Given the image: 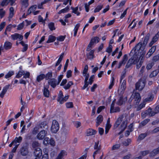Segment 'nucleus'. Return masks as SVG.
<instances>
[{
	"label": "nucleus",
	"instance_id": "nucleus-1",
	"mask_svg": "<svg viewBox=\"0 0 159 159\" xmlns=\"http://www.w3.org/2000/svg\"><path fill=\"white\" fill-rule=\"evenodd\" d=\"M144 48L143 46H142V43H139L132 49L129 54L130 56L136 55V58H138V56L139 53L141 55H144L146 53V51L144 50Z\"/></svg>",
	"mask_w": 159,
	"mask_h": 159
},
{
	"label": "nucleus",
	"instance_id": "nucleus-2",
	"mask_svg": "<svg viewBox=\"0 0 159 159\" xmlns=\"http://www.w3.org/2000/svg\"><path fill=\"white\" fill-rule=\"evenodd\" d=\"M68 129L67 128L63 127L61 129V130L60 134V139L61 142H64L68 134Z\"/></svg>",
	"mask_w": 159,
	"mask_h": 159
},
{
	"label": "nucleus",
	"instance_id": "nucleus-3",
	"mask_svg": "<svg viewBox=\"0 0 159 159\" xmlns=\"http://www.w3.org/2000/svg\"><path fill=\"white\" fill-rule=\"evenodd\" d=\"M131 58L129 59L126 65L125 66V69L129 68L133 64H136L139 61V59L136 58V55H134V56H131Z\"/></svg>",
	"mask_w": 159,
	"mask_h": 159
},
{
	"label": "nucleus",
	"instance_id": "nucleus-4",
	"mask_svg": "<svg viewBox=\"0 0 159 159\" xmlns=\"http://www.w3.org/2000/svg\"><path fill=\"white\" fill-rule=\"evenodd\" d=\"M145 85V80L141 79L135 84V89L141 91L144 87Z\"/></svg>",
	"mask_w": 159,
	"mask_h": 159
},
{
	"label": "nucleus",
	"instance_id": "nucleus-5",
	"mask_svg": "<svg viewBox=\"0 0 159 159\" xmlns=\"http://www.w3.org/2000/svg\"><path fill=\"white\" fill-rule=\"evenodd\" d=\"M59 125L57 121L54 120L52 121L51 127V130L53 133H56L59 130Z\"/></svg>",
	"mask_w": 159,
	"mask_h": 159
},
{
	"label": "nucleus",
	"instance_id": "nucleus-6",
	"mask_svg": "<svg viewBox=\"0 0 159 159\" xmlns=\"http://www.w3.org/2000/svg\"><path fill=\"white\" fill-rule=\"evenodd\" d=\"M48 131V130L43 129L38 134L37 136V138L39 140L43 139L47 135Z\"/></svg>",
	"mask_w": 159,
	"mask_h": 159
},
{
	"label": "nucleus",
	"instance_id": "nucleus-7",
	"mask_svg": "<svg viewBox=\"0 0 159 159\" xmlns=\"http://www.w3.org/2000/svg\"><path fill=\"white\" fill-rule=\"evenodd\" d=\"M48 84L53 88H55L57 85L59 84L57 80L54 78H52L49 80Z\"/></svg>",
	"mask_w": 159,
	"mask_h": 159
},
{
	"label": "nucleus",
	"instance_id": "nucleus-8",
	"mask_svg": "<svg viewBox=\"0 0 159 159\" xmlns=\"http://www.w3.org/2000/svg\"><path fill=\"white\" fill-rule=\"evenodd\" d=\"M40 129H43L45 130H48V126L47 122L44 121L38 124Z\"/></svg>",
	"mask_w": 159,
	"mask_h": 159
},
{
	"label": "nucleus",
	"instance_id": "nucleus-9",
	"mask_svg": "<svg viewBox=\"0 0 159 159\" xmlns=\"http://www.w3.org/2000/svg\"><path fill=\"white\" fill-rule=\"evenodd\" d=\"M20 154L23 156H25L28 153V151L26 146H23L21 148L20 150Z\"/></svg>",
	"mask_w": 159,
	"mask_h": 159
},
{
	"label": "nucleus",
	"instance_id": "nucleus-10",
	"mask_svg": "<svg viewBox=\"0 0 159 159\" xmlns=\"http://www.w3.org/2000/svg\"><path fill=\"white\" fill-rule=\"evenodd\" d=\"M156 46H154L151 47L149 49L148 52L146 54V57L149 58L155 52L156 50Z\"/></svg>",
	"mask_w": 159,
	"mask_h": 159
},
{
	"label": "nucleus",
	"instance_id": "nucleus-11",
	"mask_svg": "<svg viewBox=\"0 0 159 159\" xmlns=\"http://www.w3.org/2000/svg\"><path fill=\"white\" fill-rule=\"evenodd\" d=\"M22 138L20 136L18 138L16 137L15 138L14 140L12 141L13 143V145L16 146L17 145V147H18L19 145V143L21 142L22 140Z\"/></svg>",
	"mask_w": 159,
	"mask_h": 159
},
{
	"label": "nucleus",
	"instance_id": "nucleus-12",
	"mask_svg": "<svg viewBox=\"0 0 159 159\" xmlns=\"http://www.w3.org/2000/svg\"><path fill=\"white\" fill-rule=\"evenodd\" d=\"M34 154L35 157L39 158L42 155V151L41 149L39 148H36L34 149Z\"/></svg>",
	"mask_w": 159,
	"mask_h": 159
},
{
	"label": "nucleus",
	"instance_id": "nucleus-13",
	"mask_svg": "<svg viewBox=\"0 0 159 159\" xmlns=\"http://www.w3.org/2000/svg\"><path fill=\"white\" fill-rule=\"evenodd\" d=\"M12 39L13 40H16L18 39L20 41L22 40L23 39V36L17 33H15L11 35Z\"/></svg>",
	"mask_w": 159,
	"mask_h": 159
},
{
	"label": "nucleus",
	"instance_id": "nucleus-14",
	"mask_svg": "<svg viewBox=\"0 0 159 159\" xmlns=\"http://www.w3.org/2000/svg\"><path fill=\"white\" fill-rule=\"evenodd\" d=\"M128 59V57L127 55V54H125L123 57L122 60L119 63L118 68H120L122 64H125Z\"/></svg>",
	"mask_w": 159,
	"mask_h": 159
},
{
	"label": "nucleus",
	"instance_id": "nucleus-15",
	"mask_svg": "<svg viewBox=\"0 0 159 159\" xmlns=\"http://www.w3.org/2000/svg\"><path fill=\"white\" fill-rule=\"evenodd\" d=\"M10 86V84H8L5 86L3 89L2 91L0 94V97L3 98L4 95L6 93L7 90L9 89Z\"/></svg>",
	"mask_w": 159,
	"mask_h": 159
},
{
	"label": "nucleus",
	"instance_id": "nucleus-16",
	"mask_svg": "<svg viewBox=\"0 0 159 159\" xmlns=\"http://www.w3.org/2000/svg\"><path fill=\"white\" fill-rule=\"evenodd\" d=\"M15 1L16 0H3L1 4L2 6H4L10 2L11 5L12 6Z\"/></svg>",
	"mask_w": 159,
	"mask_h": 159
},
{
	"label": "nucleus",
	"instance_id": "nucleus-17",
	"mask_svg": "<svg viewBox=\"0 0 159 159\" xmlns=\"http://www.w3.org/2000/svg\"><path fill=\"white\" fill-rule=\"evenodd\" d=\"M159 153V147L153 149L149 153V156L150 157H154Z\"/></svg>",
	"mask_w": 159,
	"mask_h": 159
},
{
	"label": "nucleus",
	"instance_id": "nucleus-18",
	"mask_svg": "<svg viewBox=\"0 0 159 159\" xmlns=\"http://www.w3.org/2000/svg\"><path fill=\"white\" fill-rule=\"evenodd\" d=\"M12 43L10 42L6 41L4 44L3 47L6 50H8L11 48Z\"/></svg>",
	"mask_w": 159,
	"mask_h": 159
},
{
	"label": "nucleus",
	"instance_id": "nucleus-19",
	"mask_svg": "<svg viewBox=\"0 0 159 159\" xmlns=\"http://www.w3.org/2000/svg\"><path fill=\"white\" fill-rule=\"evenodd\" d=\"M146 114H147L148 115L150 116H154L156 113H155L154 110H152V109L149 107L146 111Z\"/></svg>",
	"mask_w": 159,
	"mask_h": 159
},
{
	"label": "nucleus",
	"instance_id": "nucleus-20",
	"mask_svg": "<svg viewBox=\"0 0 159 159\" xmlns=\"http://www.w3.org/2000/svg\"><path fill=\"white\" fill-rule=\"evenodd\" d=\"M103 120L102 116L99 115L98 116L96 119V126L98 127L102 121Z\"/></svg>",
	"mask_w": 159,
	"mask_h": 159
},
{
	"label": "nucleus",
	"instance_id": "nucleus-21",
	"mask_svg": "<svg viewBox=\"0 0 159 159\" xmlns=\"http://www.w3.org/2000/svg\"><path fill=\"white\" fill-rule=\"evenodd\" d=\"M94 50H93L90 51L89 53L86 54L87 58L88 59H92L94 57Z\"/></svg>",
	"mask_w": 159,
	"mask_h": 159
},
{
	"label": "nucleus",
	"instance_id": "nucleus-22",
	"mask_svg": "<svg viewBox=\"0 0 159 159\" xmlns=\"http://www.w3.org/2000/svg\"><path fill=\"white\" fill-rule=\"evenodd\" d=\"M127 100V98L125 97L124 99L122 96H120L118 102H117L118 104L119 105H122Z\"/></svg>",
	"mask_w": 159,
	"mask_h": 159
},
{
	"label": "nucleus",
	"instance_id": "nucleus-23",
	"mask_svg": "<svg viewBox=\"0 0 159 159\" xmlns=\"http://www.w3.org/2000/svg\"><path fill=\"white\" fill-rule=\"evenodd\" d=\"M141 97L139 93H135L134 96V100L136 103H139L141 100Z\"/></svg>",
	"mask_w": 159,
	"mask_h": 159
},
{
	"label": "nucleus",
	"instance_id": "nucleus-24",
	"mask_svg": "<svg viewBox=\"0 0 159 159\" xmlns=\"http://www.w3.org/2000/svg\"><path fill=\"white\" fill-rule=\"evenodd\" d=\"M95 130L92 129H89L87 130V136H91L94 135L96 133Z\"/></svg>",
	"mask_w": 159,
	"mask_h": 159
},
{
	"label": "nucleus",
	"instance_id": "nucleus-25",
	"mask_svg": "<svg viewBox=\"0 0 159 159\" xmlns=\"http://www.w3.org/2000/svg\"><path fill=\"white\" fill-rule=\"evenodd\" d=\"M150 36V34L149 33H148L145 36L143 43V44L144 45V47H145L147 44L149 39Z\"/></svg>",
	"mask_w": 159,
	"mask_h": 159
},
{
	"label": "nucleus",
	"instance_id": "nucleus-26",
	"mask_svg": "<svg viewBox=\"0 0 159 159\" xmlns=\"http://www.w3.org/2000/svg\"><path fill=\"white\" fill-rule=\"evenodd\" d=\"M66 155V152L65 151L62 150L59 154L57 158V159H62L63 157Z\"/></svg>",
	"mask_w": 159,
	"mask_h": 159
},
{
	"label": "nucleus",
	"instance_id": "nucleus-27",
	"mask_svg": "<svg viewBox=\"0 0 159 159\" xmlns=\"http://www.w3.org/2000/svg\"><path fill=\"white\" fill-rule=\"evenodd\" d=\"M68 95L66 96L64 98H63V97L61 98L60 100H59V99H58L57 101L58 102H59L60 104H61L64 102H66L68 99Z\"/></svg>",
	"mask_w": 159,
	"mask_h": 159
},
{
	"label": "nucleus",
	"instance_id": "nucleus-28",
	"mask_svg": "<svg viewBox=\"0 0 159 159\" xmlns=\"http://www.w3.org/2000/svg\"><path fill=\"white\" fill-rule=\"evenodd\" d=\"M159 72V70L157 69L153 71L150 74L149 77L150 78H152L157 75Z\"/></svg>",
	"mask_w": 159,
	"mask_h": 159
},
{
	"label": "nucleus",
	"instance_id": "nucleus-29",
	"mask_svg": "<svg viewBox=\"0 0 159 159\" xmlns=\"http://www.w3.org/2000/svg\"><path fill=\"white\" fill-rule=\"evenodd\" d=\"M10 13L8 17V19L9 21L11 20V19L13 16L14 15V8L13 7H11L9 9Z\"/></svg>",
	"mask_w": 159,
	"mask_h": 159
},
{
	"label": "nucleus",
	"instance_id": "nucleus-30",
	"mask_svg": "<svg viewBox=\"0 0 159 159\" xmlns=\"http://www.w3.org/2000/svg\"><path fill=\"white\" fill-rule=\"evenodd\" d=\"M43 95L46 97H48L49 95V92L48 88L45 87H44L43 89Z\"/></svg>",
	"mask_w": 159,
	"mask_h": 159
},
{
	"label": "nucleus",
	"instance_id": "nucleus-31",
	"mask_svg": "<svg viewBox=\"0 0 159 159\" xmlns=\"http://www.w3.org/2000/svg\"><path fill=\"white\" fill-rule=\"evenodd\" d=\"M120 111V109L119 107H114L110 110V113H112L114 112H119Z\"/></svg>",
	"mask_w": 159,
	"mask_h": 159
},
{
	"label": "nucleus",
	"instance_id": "nucleus-32",
	"mask_svg": "<svg viewBox=\"0 0 159 159\" xmlns=\"http://www.w3.org/2000/svg\"><path fill=\"white\" fill-rule=\"evenodd\" d=\"M45 77V75L44 74H42L38 76L37 77V81L39 82L41 80L43 79Z\"/></svg>",
	"mask_w": 159,
	"mask_h": 159
},
{
	"label": "nucleus",
	"instance_id": "nucleus-33",
	"mask_svg": "<svg viewBox=\"0 0 159 159\" xmlns=\"http://www.w3.org/2000/svg\"><path fill=\"white\" fill-rule=\"evenodd\" d=\"M99 39L97 37H95L91 39L90 42L92 43L93 45L95 43H97L99 42Z\"/></svg>",
	"mask_w": 159,
	"mask_h": 159
},
{
	"label": "nucleus",
	"instance_id": "nucleus-34",
	"mask_svg": "<svg viewBox=\"0 0 159 159\" xmlns=\"http://www.w3.org/2000/svg\"><path fill=\"white\" fill-rule=\"evenodd\" d=\"M127 122L126 121H123L121 125L120 129L124 130L127 127Z\"/></svg>",
	"mask_w": 159,
	"mask_h": 159
},
{
	"label": "nucleus",
	"instance_id": "nucleus-35",
	"mask_svg": "<svg viewBox=\"0 0 159 159\" xmlns=\"http://www.w3.org/2000/svg\"><path fill=\"white\" fill-rule=\"evenodd\" d=\"M56 39V37L55 36H52L51 35H50L49 36L48 39L47 41V43H49L51 42H54Z\"/></svg>",
	"mask_w": 159,
	"mask_h": 159
},
{
	"label": "nucleus",
	"instance_id": "nucleus-36",
	"mask_svg": "<svg viewBox=\"0 0 159 159\" xmlns=\"http://www.w3.org/2000/svg\"><path fill=\"white\" fill-rule=\"evenodd\" d=\"M52 71L48 72L46 75L45 78L46 80L50 79L52 77Z\"/></svg>",
	"mask_w": 159,
	"mask_h": 159
},
{
	"label": "nucleus",
	"instance_id": "nucleus-37",
	"mask_svg": "<svg viewBox=\"0 0 159 159\" xmlns=\"http://www.w3.org/2000/svg\"><path fill=\"white\" fill-rule=\"evenodd\" d=\"M40 128L39 127L38 124H37L34 128L32 131V133L33 134H36L39 131Z\"/></svg>",
	"mask_w": 159,
	"mask_h": 159
},
{
	"label": "nucleus",
	"instance_id": "nucleus-38",
	"mask_svg": "<svg viewBox=\"0 0 159 159\" xmlns=\"http://www.w3.org/2000/svg\"><path fill=\"white\" fill-rule=\"evenodd\" d=\"M150 120L149 119H146L142 121L139 125V126L141 127L145 125Z\"/></svg>",
	"mask_w": 159,
	"mask_h": 159
},
{
	"label": "nucleus",
	"instance_id": "nucleus-39",
	"mask_svg": "<svg viewBox=\"0 0 159 159\" xmlns=\"http://www.w3.org/2000/svg\"><path fill=\"white\" fill-rule=\"evenodd\" d=\"M126 83H125V80H124L122 82V84L121 85V87L120 89H119V90H121L122 92L123 91L124 92V90H125V88H126Z\"/></svg>",
	"mask_w": 159,
	"mask_h": 159
},
{
	"label": "nucleus",
	"instance_id": "nucleus-40",
	"mask_svg": "<svg viewBox=\"0 0 159 159\" xmlns=\"http://www.w3.org/2000/svg\"><path fill=\"white\" fill-rule=\"evenodd\" d=\"M80 26V24H77L75 25L74 29V36H75L76 35V34L78 31V30L79 29Z\"/></svg>",
	"mask_w": 159,
	"mask_h": 159
},
{
	"label": "nucleus",
	"instance_id": "nucleus-41",
	"mask_svg": "<svg viewBox=\"0 0 159 159\" xmlns=\"http://www.w3.org/2000/svg\"><path fill=\"white\" fill-rule=\"evenodd\" d=\"M48 26L49 29L52 31L55 29L54 26V24L53 23L51 22L48 24Z\"/></svg>",
	"mask_w": 159,
	"mask_h": 159
},
{
	"label": "nucleus",
	"instance_id": "nucleus-42",
	"mask_svg": "<svg viewBox=\"0 0 159 159\" xmlns=\"http://www.w3.org/2000/svg\"><path fill=\"white\" fill-rule=\"evenodd\" d=\"M73 83L72 81H70L64 87V88L66 89H68L70 86L73 85Z\"/></svg>",
	"mask_w": 159,
	"mask_h": 159
},
{
	"label": "nucleus",
	"instance_id": "nucleus-43",
	"mask_svg": "<svg viewBox=\"0 0 159 159\" xmlns=\"http://www.w3.org/2000/svg\"><path fill=\"white\" fill-rule=\"evenodd\" d=\"M123 115H122L120 116L117 119L116 122L119 125L122 121L123 120Z\"/></svg>",
	"mask_w": 159,
	"mask_h": 159
},
{
	"label": "nucleus",
	"instance_id": "nucleus-44",
	"mask_svg": "<svg viewBox=\"0 0 159 159\" xmlns=\"http://www.w3.org/2000/svg\"><path fill=\"white\" fill-rule=\"evenodd\" d=\"M131 142V140L130 139H128L125 141L123 143L124 145L125 146H128L130 143Z\"/></svg>",
	"mask_w": 159,
	"mask_h": 159
},
{
	"label": "nucleus",
	"instance_id": "nucleus-45",
	"mask_svg": "<svg viewBox=\"0 0 159 159\" xmlns=\"http://www.w3.org/2000/svg\"><path fill=\"white\" fill-rule=\"evenodd\" d=\"M159 38V31H158L153 37L152 40L156 42Z\"/></svg>",
	"mask_w": 159,
	"mask_h": 159
},
{
	"label": "nucleus",
	"instance_id": "nucleus-46",
	"mask_svg": "<svg viewBox=\"0 0 159 159\" xmlns=\"http://www.w3.org/2000/svg\"><path fill=\"white\" fill-rule=\"evenodd\" d=\"M69 9V7L67 6L65 8L60 10L59 11L58 13L59 14H61V13H65L67 12Z\"/></svg>",
	"mask_w": 159,
	"mask_h": 159
},
{
	"label": "nucleus",
	"instance_id": "nucleus-47",
	"mask_svg": "<svg viewBox=\"0 0 159 159\" xmlns=\"http://www.w3.org/2000/svg\"><path fill=\"white\" fill-rule=\"evenodd\" d=\"M126 73V71L125 69H124V70L123 71L120 77V82L121 83L122 80L124 78L125 76V74Z\"/></svg>",
	"mask_w": 159,
	"mask_h": 159
},
{
	"label": "nucleus",
	"instance_id": "nucleus-48",
	"mask_svg": "<svg viewBox=\"0 0 159 159\" xmlns=\"http://www.w3.org/2000/svg\"><path fill=\"white\" fill-rule=\"evenodd\" d=\"M103 5H100L98 6L95 9L94 11V12H98L101 10L102 8Z\"/></svg>",
	"mask_w": 159,
	"mask_h": 159
},
{
	"label": "nucleus",
	"instance_id": "nucleus-49",
	"mask_svg": "<svg viewBox=\"0 0 159 159\" xmlns=\"http://www.w3.org/2000/svg\"><path fill=\"white\" fill-rule=\"evenodd\" d=\"M99 141L98 143H95L94 146V148L95 150H100L101 149V147L100 146H98Z\"/></svg>",
	"mask_w": 159,
	"mask_h": 159
},
{
	"label": "nucleus",
	"instance_id": "nucleus-50",
	"mask_svg": "<svg viewBox=\"0 0 159 159\" xmlns=\"http://www.w3.org/2000/svg\"><path fill=\"white\" fill-rule=\"evenodd\" d=\"M14 74V72L13 71H9L7 74L5 76L6 78H8L11 77L12 75Z\"/></svg>",
	"mask_w": 159,
	"mask_h": 159
},
{
	"label": "nucleus",
	"instance_id": "nucleus-51",
	"mask_svg": "<svg viewBox=\"0 0 159 159\" xmlns=\"http://www.w3.org/2000/svg\"><path fill=\"white\" fill-rule=\"evenodd\" d=\"M120 144H116L113 145L111 148L112 150L118 149L120 147Z\"/></svg>",
	"mask_w": 159,
	"mask_h": 159
},
{
	"label": "nucleus",
	"instance_id": "nucleus-52",
	"mask_svg": "<svg viewBox=\"0 0 159 159\" xmlns=\"http://www.w3.org/2000/svg\"><path fill=\"white\" fill-rule=\"evenodd\" d=\"M24 26V22L19 24L17 26V30H22Z\"/></svg>",
	"mask_w": 159,
	"mask_h": 159
},
{
	"label": "nucleus",
	"instance_id": "nucleus-53",
	"mask_svg": "<svg viewBox=\"0 0 159 159\" xmlns=\"http://www.w3.org/2000/svg\"><path fill=\"white\" fill-rule=\"evenodd\" d=\"M111 124L106 125L105 130V133L106 134H107L108 133L111 127Z\"/></svg>",
	"mask_w": 159,
	"mask_h": 159
},
{
	"label": "nucleus",
	"instance_id": "nucleus-54",
	"mask_svg": "<svg viewBox=\"0 0 159 159\" xmlns=\"http://www.w3.org/2000/svg\"><path fill=\"white\" fill-rule=\"evenodd\" d=\"M154 63L153 62H152L148 63L146 66V68L148 70H150L154 65Z\"/></svg>",
	"mask_w": 159,
	"mask_h": 159
},
{
	"label": "nucleus",
	"instance_id": "nucleus-55",
	"mask_svg": "<svg viewBox=\"0 0 159 159\" xmlns=\"http://www.w3.org/2000/svg\"><path fill=\"white\" fill-rule=\"evenodd\" d=\"M66 107L67 108H72L73 105L72 102H68L66 103Z\"/></svg>",
	"mask_w": 159,
	"mask_h": 159
},
{
	"label": "nucleus",
	"instance_id": "nucleus-56",
	"mask_svg": "<svg viewBox=\"0 0 159 159\" xmlns=\"http://www.w3.org/2000/svg\"><path fill=\"white\" fill-rule=\"evenodd\" d=\"M146 136L147 134L145 133L141 134L139 135L138 138L140 140H142L144 139Z\"/></svg>",
	"mask_w": 159,
	"mask_h": 159
},
{
	"label": "nucleus",
	"instance_id": "nucleus-57",
	"mask_svg": "<svg viewBox=\"0 0 159 159\" xmlns=\"http://www.w3.org/2000/svg\"><path fill=\"white\" fill-rule=\"evenodd\" d=\"M112 46L111 45H110L109 47L107 48L106 52L108 53H111L112 51Z\"/></svg>",
	"mask_w": 159,
	"mask_h": 159
},
{
	"label": "nucleus",
	"instance_id": "nucleus-58",
	"mask_svg": "<svg viewBox=\"0 0 159 159\" xmlns=\"http://www.w3.org/2000/svg\"><path fill=\"white\" fill-rule=\"evenodd\" d=\"M149 153H150L149 150H145L144 151H141L140 152V154L143 156H145Z\"/></svg>",
	"mask_w": 159,
	"mask_h": 159
},
{
	"label": "nucleus",
	"instance_id": "nucleus-59",
	"mask_svg": "<svg viewBox=\"0 0 159 159\" xmlns=\"http://www.w3.org/2000/svg\"><path fill=\"white\" fill-rule=\"evenodd\" d=\"M159 60V54L154 56L152 58V60L153 61L156 62Z\"/></svg>",
	"mask_w": 159,
	"mask_h": 159
},
{
	"label": "nucleus",
	"instance_id": "nucleus-60",
	"mask_svg": "<svg viewBox=\"0 0 159 159\" xmlns=\"http://www.w3.org/2000/svg\"><path fill=\"white\" fill-rule=\"evenodd\" d=\"M24 72L23 71H19L16 75V77L17 78L20 77L22 75H24Z\"/></svg>",
	"mask_w": 159,
	"mask_h": 159
},
{
	"label": "nucleus",
	"instance_id": "nucleus-61",
	"mask_svg": "<svg viewBox=\"0 0 159 159\" xmlns=\"http://www.w3.org/2000/svg\"><path fill=\"white\" fill-rule=\"evenodd\" d=\"M65 38V36H60L57 38V40L60 41H62L64 40Z\"/></svg>",
	"mask_w": 159,
	"mask_h": 159
},
{
	"label": "nucleus",
	"instance_id": "nucleus-62",
	"mask_svg": "<svg viewBox=\"0 0 159 159\" xmlns=\"http://www.w3.org/2000/svg\"><path fill=\"white\" fill-rule=\"evenodd\" d=\"M39 144L38 142L34 141L33 142L32 146L33 147L35 148L36 147H38L39 146Z\"/></svg>",
	"mask_w": 159,
	"mask_h": 159
},
{
	"label": "nucleus",
	"instance_id": "nucleus-63",
	"mask_svg": "<svg viewBox=\"0 0 159 159\" xmlns=\"http://www.w3.org/2000/svg\"><path fill=\"white\" fill-rule=\"evenodd\" d=\"M93 45V44L90 42L89 43V44L87 48L86 49V51H90L91 50V49L92 48Z\"/></svg>",
	"mask_w": 159,
	"mask_h": 159
},
{
	"label": "nucleus",
	"instance_id": "nucleus-64",
	"mask_svg": "<svg viewBox=\"0 0 159 159\" xmlns=\"http://www.w3.org/2000/svg\"><path fill=\"white\" fill-rule=\"evenodd\" d=\"M154 110L156 114L159 112V104L156 107Z\"/></svg>",
	"mask_w": 159,
	"mask_h": 159
}]
</instances>
